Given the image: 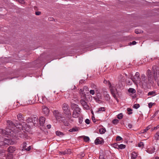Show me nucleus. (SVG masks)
<instances>
[{
    "instance_id": "1",
    "label": "nucleus",
    "mask_w": 159,
    "mask_h": 159,
    "mask_svg": "<svg viewBox=\"0 0 159 159\" xmlns=\"http://www.w3.org/2000/svg\"><path fill=\"white\" fill-rule=\"evenodd\" d=\"M23 126L20 123H16L15 124V128L14 129V131H11V130L5 131L2 129H0V133L5 136L8 137V136H10L12 137H18L24 138V135L23 134L22 130H23Z\"/></svg>"
},
{
    "instance_id": "2",
    "label": "nucleus",
    "mask_w": 159,
    "mask_h": 159,
    "mask_svg": "<svg viewBox=\"0 0 159 159\" xmlns=\"http://www.w3.org/2000/svg\"><path fill=\"white\" fill-rule=\"evenodd\" d=\"M146 75L147 77V78L146 76L144 74L142 75L140 79L142 85H147L148 84H152L153 83V75L152 71L149 69L147 70Z\"/></svg>"
},
{
    "instance_id": "3",
    "label": "nucleus",
    "mask_w": 159,
    "mask_h": 159,
    "mask_svg": "<svg viewBox=\"0 0 159 159\" xmlns=\"http://www.w3.org/2000/svg\"><path fill=\"white\" fill-rule=\"evenodd\" d=\"M71 107L73 110L72 116L74 118H77L80 116V113L81 109L79 107L78 105L75 103H72L71 105Z\"/></svg>"
},
{
    "instance_id": "4",
    "label": "nucleus",
    "mask_w": 159,
    "mask_h": 159,
    "mask_svg": "<svg viewBox=\"0 0 159 159\" xmlns=\"http://www.w3.org/2000/svg\"><path fill=\"white\" fill-rule=\"evenodd\" d=\"M62 108L64 113L66 115L67 117H70L71 116V114L68 104L64 103L62 105Z\"/></svg>"
},
{
    "instance_id": "5",
    "label": "nucleus",
    "mask_w": 159,
    "mask_h": 159,
    "mask_svg": "<svg viewBox=\"0 0 159 159\" xmlns=\"http://www.w3.org/2000/svg\"><path fill=\"white\" fill-rule=\"evenodd\" d=\"M16 120H15L14 121V122H12L11 120H8L7 121V125L8 127V129H6V130H5V131L8 130L9 129H10L11 131H14V129L12 130V129L14 128H15V123L16 122Z\"/></svg>"
},
{
    "instance_id": "6",
    "label": "nucleus",
    "mask_w": 159,
    "mask_h": 159,
    "mask_svg": "<svg viewBox=\"0 0 159 159\" xmlns=\"http://www.w3.org/2000/svg\"><path fill=\"white\" fill-rule=\"evenodd\" d=\"M53 113L57 120L59 121H62L64 117L61 116V114L58 110H55L53 111Z\"/></svg>"
},
{
    "instance_id": "7",
    "label": "nucleus",
    "mask_w": 159,
    "mask_h": 159,
    "mask_svg": "<svg viewBox=\"0 0 159 159\" xmlns=\"http://www.w3.org/2000/svg\"><path fill=\"white\" fill-rule=\"evenodd\" d=\"M80 102L84 109L86 110L89 109V107L88 105L87 102L84 99H81L80 100Z\"/></svg>"
},
{
    "instance_id": "8",
    "label": "nucleus",
    "mask_w": 159,
    "mask_h": 159,
    "mask_svg": "<svg viewBox=\"0 0 159 159\" xmlns=\"http://www.w3.org/2000/svg\"><path fill=\"white\" fill-rule=\"evenodd\" d=\"M152 72L153 74L154 80H156L158 78L157 76L158 75H159L158 74L156 71V66H153L152 67Z\"/></svg>"
},
{
    "instance_id": "9",
    "label": "nucleus",
    "mask_w": 159,
    "mask_h": 159,
    "mask_svg": "<svg viewBox=\"0 0 159 159\" xmlns=\"http://www.w3.org/2000/svg\"><path fill=\"white\" fill-rule=\"evenodd\" d=\"M104 143L103 139L101 138H97L95 141V143L96 145L102 144Z\"/></svg>"
},
{
    "instance_id": "10",
    "label": "nucleus",
    "mask_w": 159,
    "mask_h": 159,
    "mask_svg": "<svg viewBox=\"0 0 159 159\" xmlns=\"http://www.w3.org/2000/svg\"><path fill=\"white\" fill-rule=\"evenodd\" d=\"M139 73L138 72H136L134 77V78H132L131 80L134 83H136V81L138 80L139 79Z\"/></svg>"
},
{
    "instance_id": "11",
    "label": "nucleus",
    "mask_w": 159,
    "mask_h": 159,
    "mask_svg": "<svg viewBox=\"0 0 159 159\" xmlns=\"http://www.w3.org/2000/svg\"><path fill=\"white\" fill-rule=\"evenodd\" d=\"M43 111L44 114L47 116L49 112V110L48 108L45 106H43L42 107Z\"/></svg>"
},
{
    "instance_id": "12",
    "label": "nucleus",
    "mask_w": 159,
    "mask_h": 159,
    "mask_svg": "<svg viewBox=\"0 0 159 159\" xmlns=\"http://www.w3.org/2000/svg\"><path fill=\"white\" fill-rule=\"evenodd\" d=\"M100 94H98L97 95L93 98L94 100H95V101L98 103H100L101 102L100 99H101V97L100 96Z\"/></svg>"
},
{
    "instance_id": "13",
    "label": "nucleus",
    "mask_w": 159,
    "mask_h": 159,
    "mask_svg": "<svg viewBox=\"0 0 159 159\" xmlns=\"http://www.w3.org/2000/svg\"><path fill=\"white\" fill-rule=\"evenodd\" d=\"M4 143L5 146L6 145H9L13 144V143L11 140L9 139H5L4 140Z\"/></svg>"
},
{
    "instance_id": "14",
    "label": "nucleus",
    "mask_w": 159,
    "mask_h": 159,
    "mask_svg": "<svg viewBox=\"0 0 159 159\" xmlns=\"http://www.w3.org/2000/svg\"><path fill=\"white\" fill-rule=\"evenodd\" d=\"M45 118L43 116H41L39 118V122L41 125H43L45 123Z\"/></svg>"
},
{
    "instance_id": "15",
    "label": "nucleus",
    "mask_w": 159,
    "mask_h": 159,
    "mask_svg": "<svg viewBox=\"0 0 159 159\" xmlns=\"http://www.w3.org/2000/svg\"><path fill=\"white\" fill-rule=\"evenodd\" d=\"M8 152L10 153H12L15 150V148L13 146H10L8 148Z\"/></svg>"
},
{
    "instance_id": "16",
    "label": "nucleus",
    "mask_w": 159,
    "mask_h": 159,
    "mask_svg": "<svg viewBox=\"0 0 159 159\" xmlns=\"http://www.w3.org/2000/svg\"><path fill=\"white\" fill-rule=\"evenodd\" d=\"M17 117L18 120L21 122L23 118V115L21 113H19L17 115Z\"/></svg>"
},
{
    "instance_id": "17",
    "label": "nucleus",
    "mask_w": 159,
    "mask_h": 159,
    "mask_svg": "<svg viewBox=\"0 0 159 159\" xmlns=\"http://www.w3.org/2000/svg\"><path fill=\"white\" fill-rule=\"evenodd\" d=\"M157 94L156 93V92L155 91H150L149 92L147 95L148 96H155Z\"/></svg>"
},
{
    "instance_id": "18",
    "label": "nucleus",
    "mask_w": 159,
    "mask_h": 159,
    "mask_svg": "<svg viewBox=\"0 0 159 159\" xmlns=\"http://www.w3.org/2000/svg\"><path fill=\"white\" fill-rule=\"evenodd\" d=\"M33 123L34 124H37L38 123V119L37 117H34L33 118Z\"/></svg>"
},
{
    "instance_id": "19",
    "label": "nucleus",
    "mask_w": 159,
    "mask_h": 159,
    "mask_svg": "<svg viewBox=\"0 0 159 159\" xmlns=\"http://www.w3.org/2000/svg\"><path fill=\"white\" fill-rule=\"evenodd\" d=\"M103 83L105 84H108V85L110 88H112V86L109 81L105 80L103 81Z\"/></svg>"
},
{
    "instance_id": "20",
    "label": "nucleus",
    "mask_w": 159,
    "mask_h": 159,
    "mask_svg": "<svg viewBox=\"0 0 159 159\" xmlns=\"http://www.w3.org/2000/svg\"><path fill=\"white\" fill-rule=\"evenodd\" d=\"M62 120L61 121L63 122V124L64 125L66 126H68L69 125V124L68 122L66 121L65 120V118H63V120H62V119H61Z\"/></svg>"
},
{
    "instance_id": "21",
    "label": "nucleus",
    "mask_w": 159,
    "mask_h": 159,
    "mask_svg": "<svg viewBox=\"0 0 159 159\" xmlns=\"http://www.w3.org/2000/svg\"><path fill=\"white\" fill-rule=\"evenodd\" d=\"M137 156V153L135 152H133L131 154V157L132 159H135Z\"/></svg>"
},
{
    "instance_id": "22",
    "label": "nucleus",
    "mask_w": 159,
    "mask_h": 159,
    "mask_svg": "<svg viewBox=\"0 0 159 159\" xmlns=\"http://www.w3.org/2000/svg\"><path fill=\"white\" fill-rule=\"evenodd\" d=\"M56 134L58 136L62 137L64 135V134L60 131H57L56 132Z\"/></svg>"
},
{
    "instance_id": "23",
    "label": "nucleus",
    "mask_w": 159,
    "mask_h": 159,
    "mask_svg": "<svg viewBox=\"0 0 159 159\" xmlns=\"http://www.w3.org/2000/svg\"><path fill=\"white\" fill-rule=\"evenodd\" d=\"M71 151L70 149H68L67 151H66L65 152H61V154L65 155V154H70L71 153Z\"/></svg>"
},
{
    "instance_id": "24",
    "label": "nucleus",
    "mask_w": 159,
    "mask_h": 159,
    "mask_svg": "<svg viewBox=\"0 0 159 159\" xmlns=\"http://www.w3.org/2000/svg\"><path fill=\"white\" fill-rule=\"evenodd\" d=\"M128 92L129 93H131L133 94L135 93L136 90L133 88H130L128 89Z\"/></svg>"
},
{
    "instance_id": "25",
    "label": "nucleus",
    "mask_w": 159,
    "mask_h": 159,
    "mask_svg": "<svg viewBox=\"0 0 159 159\" xmlns=\"http://www.w3.org/2000/svg\"><path fill=\"white\" fill-rule=\"evenodd\" d=\"M78 130V129L77 127L73 128L70 129L69 131L70 132H73L77 131Z\"/></svg>"
},
{
    "instance_id": "26",
    "label": "nucleus",
    "mask_w": 159,
    "mask_h": 159,
    "mask_svg": "<svg viewBox=\"0 0 159 159\" xmlns=\"http://www.w3.org/2000/svg\"><path fill=\"white\" fill-rule=\"evenodd\" d=\"M106 131V130L105 129L101 128L99 130V132L100 134H104Z\"/></svg>"
},
{
    "instance_id": "27",
    "label": "nucleus",
    "mask_w": 159,
    "mask_h": 159,
    "mask_svg": "<svg viewBox=\"0 0 159 159\" xmlns=\"http://www.w3.org/2000/svg\"><path fill=\"white\" fill-rule=\"evenodd\" d=\"M124 78V76L122 75H120L119 76L118 78V80L119 81V82H121L123 80V78Z\"/></svg>"
},
{
    "instance_id": "28",
    "label": "nucleus",
    "mask_w": 159,
    "mask_h": 159,
    "mask_svg": "<svg viewBox=\"0 0 159 159\" xmlns=\"http://www.w3.org/2000/svg\"><path fill=\"white\" fill-rule=\"evenodd\" d=\"M105 107H101L99 108L98 110V112H103L105 111Z\"/></svg>"
},
{
    "instance_id": "29",
    "label": "nucleus",
    "mask_w": 159,
    "mask_h": 159,
    "mask_svg": "<svg viewBox=\"0 0 159 159\" xmlns=\"http://www.w3.org/2000/svg\"><path fill=\"white\" fill-rule=\"evenodd\" d=\"M125 148V145L123 144H120L119 145L118 149H122Z\"/></svg>"
},
{
    "instance_id": "30",
    "label": "nucleus",
    "mask_w": 159,
    "mask_h": 159,
    "mask_svg": "<svg viewBox=\"0 0 159 159\" xmlns=\"http://www.w3.org/2000/svg\"><path fill=\"white\" fill-rule=\"evenodd\" d=\"M159 132H157L155 135L154 139L157 141L159 139Z\"/></svg>"
},
{
    "instance_id": "31",
    "label": "nucleus",
    "mask_w": 159,
    "mask_h": 159,
    "mask_svg": "<svg viewBox=\"0 0 159 159\" xmlns=\"http://www.w3.org/2000/svg\"><path fill=\"white\" fill-rule=\"evenodd\" d=\"M85 156V154L83 152H81L78 155V157L80 158H82Z\"/></svg>"
},
{
    "instance_id": "32",
    "label": "nucleus",
    "mask_w": 159,
    "mask_h": 159,
    "mask_svg": "<svg viewBox=\"0 0 159 159\" xmlns=\"http://www.w3.org/2000/svg\"><path fill=\"white\" fill-rule=\"evenodd\" d=\"M33 118H31L30 117L28 118L27 119L26 121L27 122H33Z\"/></svg>"
},
{
    "instance_id": "33",
    "label": "nucleus",
    "mask_w": 159,
    "mask_h": 159,
    "mask_svg": "<svg viewBox=\"0 0 159 159\" xmlns=\"http://www.w3.org/2000/svg\"><path fill=\"white\" fill-rule=\"evenodd\" d=\"M119 120L117 119H115L113 120L112 121V123L114 124H116L119 122Z\"/></svg>"
},
{
    "instance_id": "34",
    "label": "nucleus",
    "mask_w": 159,
    "mask_h": 159,
    "mask_svg": "<svg viewBox=\"0 0 159 159\" xmlns=\"http://www.w3.org/2000/svg\"><path fill=\"white\" fill-rule=\"evenodd\" d=\"M123 116L122 113H120L117 115V118L119 119H120L122 118Z\"/></svg>"
},
{
    "instance_id": "35",
    "label": "nucleus",
    "mask_w": 159,
    "mask_h": 159,
    "mask_svg": "<svg viewBox=\"0 0 159 159\" xmlns=\"http://www.w3.org/2000/svg\"><path fill=\"white\" fill-rule=\"evenodd\" d=\"M140 107V105L139 104H134L133 106V107L135 109H138V108H139V107Z\"/></svg>"
},
{
    "instance_id": "36",
    "label": "nucleus",
    "mask_w": 159,
    "mask_h": 159,
    "mask_svg": "<svg viewBox=\"0 0 159 159\" xmlns=\"http://www.w3.org/2000/svg\"><path fill=\"white\" fill-rule=\"evenodd\" d=\"M27 144L25 142H24L23 143V145L22 147V150H25L26 148Z\"/></svg>"
},
{
    "instance_id": "37",
    "label": "nucleus",
    "mask_w": 159,
    "mask_h": 159,
    "mask_svg": "<svg viewBox=\"0 0 159 159\" xmlns=\"http://www.w3.org/2000/svg\"><path fill=\"white\" fill-rule=\"evenodd\" d=\"M84 139L85 142H87L89 141V138L88 136H84Z\"/></svg>"
},
{
    "instance_id": "38",
    "label": "nucleus",
    "mask_w": 159,
    "mask_h": 159,
    "mask_svg": "<svg viewBox=\"0 0 159 159\" xmlns=\"http://www.w3.org/2000/svg\"><path fill=\"white\" fill-rule=\"evenodd\" d=\"M81 97L82 98L84 99H85L86 98V95L85 93H81Z\"/></svg>"
},
{
    "instance_id": "39",
    "label": "nucleus",
    "mask_w": 159,
    "mask_h": 159,
    "mask_svg": "<svg viewBox=\"0 0 159 159\" xmlns=\"http://www.w3.org/2000/svg\"><path fill=\"white\" fill-rule=\"evenodd\" d=\"M150 128V126H148L147 127L144 129L143 130L144 131L143 133H144V132H147L148 130Z\"/></svg>"
},
{
    "instance_id": "40",
    "label": "nucleus",
    "mask_w": 159,
    "mask_h": 159,
    "mask_svg": "<svg viewBox=\"0 0 159 159\" xmlns=\"http://www.w3.org/2000/svg\"><path fill=\"white\" fill-rule=\"evenodd\" d=\"M127 110L129 112V114L130 115L132 113V112H131L132 111V110L131 108H128L127 109Z\"/></svg>"
},
{
    "instance_id": "41",
    "label": "nucleus",
    "mask_w": 159,
    "mask_h": 159,
    "mask_svg": "<svg viewBox=\"0 0 159 159\" xmlns=\"http://www.w3.org/2000/svg\"><path fill=\"white\" fill-rule=\"evenodd\" d=\"M143 146H144L143 144V142H140L138 144V146L139 147H143Z\"/></svg>"
},
{
    "instance_id": "42",
    "label": "nucleus",
    "mask_w": 159,
    "mask_h": 159,
    "mask_svg": "<svg viewBox=\"0 0 159 159\" xmlns=\"http://www.w3.org/2000/svg\"><path fill=\"white\" fill-rule=\"evenodd\" d=\"M12 159V155L9 154V155H8L6 157V159Z\"/></svg>"
},
{
    "instance_id": "43",
    "label": "nucleus",
    "mask_w": 159,
    "mask_h": 159,
    "mask_svg": "<svg viewBox=\"0 0 159 159\" xmlns=\"http://www.w3.org/2000/svg\"><path fill=\"white\" fill-rule=\"evenodd\" d=\"M112 94L114 98L117 100V102H118V99L117 98L116 95L114 93H112Z\"/></svg>"
},
{
    "instance_id": "44",
    "label": "nucleus",
    "mask_w": 159,
    "mask_h": 159,
    "mask_svg": "<svg viewBox=\"0 0 159 159\" xmlns=\"http://www.w3.org/2000/svg\"><path fill=\"white\" fill-rule=\"evenodd\" d=\"M35 103V101L34 100L32 101L31 100H29L28 101V103L30 104H32L34 103Z\"/></svg>"
},
{
    "instance_id": "45",
    "label": "nucleus",
    "mask_w": 159,
    "mask_h": 159,
    "mask_svg": "<svg viewBox=\"0 0 159 159\" xmlns=\"http://www.w3.org/2000/svg\"><path fill=\"white\" fill-rule=\"evenodd\" d=\"M16 1H17L19 3L22 4H24L25 3V2L24 0H16Z\"/></svg>"
},
{
    "instance_id": "46",
    "label": "nucleus",
    "mask_w": 159,
    "mask_h": 159,
    "mask_svg": "<svg viewBox=\"0 0 159 159\" xmlns=\"http://www.w3.org/2000/svg\"><path fill=\"white\" fill-rule=\"evenodd\" d=\"M122 139V138L119 136H118L116 137V140L117 141H119Z\"/></svg>"
},
{
    "instance_id": "47",
    "label": "nucleus",
    "mask_w": 159,
    "mask_h": 159,
    "mask_svg": "<svg viewBox=\"0 0 159 159\" xmlns=\"http://www.w3.org/2000/svg\"><path fill=\"white\" fill-rule=\"evenodd\" d=\"M83 121V118L82 117H79V122L81 124Z\"/></svg>"
},
{
    "instance_id": "48",
    "label": "nucleus",
    "mask_w": 159,
    "mask_h": 159,
    "mask_svg": "<svg viewBox=\"0 0 159 159\" xmlns=\"http://www.w3.org/2000/svg\"><path fill=\"white\" fill-rule=\"evenodd\" d=\"M153 104H155L154 103H152V102H150L148 103V107L149 108H151L152 107Z\"/></svg>"
},
{
    "instance_id": "49",
    "label": "nucleus",
    "mask_w": 159,
    "mask_h": 159,
    "mask_svg": "<svg viewBox=\"0 0 159 159\" xmlns=\"http://www.w3.org/2000/svg\"><path fill=\"white\" fill-rule=\"evenodd\" d=\"M85 122L87 124H89L90 123V120L88 119H87L85 120Z\"/></svg>"
},
{
    "instance_id": "50",
    "label": "nucleus",
    "mask_w": 159,
    "mask_h": 159,
    "mask_svg": "<svg viewBox=\"0 0 159 159\" xmlns=\"http://www.w3.org/2000/svg\"><path fill=\"white\" fill-rule=\"evenodd\" d=\"M158 78L156 80H155L156 82H157V84L158 86H159V75H158Z\"/></svg>"
},
{
    "instance_id": "51",
    "label": "nucleus",
    "mask_w": 159,
    "mask_h": 159,
    "mask_svg": "<svg viewBox=\"0 0 159 159\" xmlns=\"http://www.w3.org/2000/svg\"><path fill=\"white\" fill-rule=\"evenodd\" d=\"M90 93L91 94L93 95L95 94V92L93 90H91L90 91Z\"/></svg>"
},
{
    "instance_id": "52",
    "label": "nucleus",
    "mask_w": 159,
    "mask_h": 159,
    "mask_svg": "<svg viewBox=\"0 0 159 159\" xmlns=\"http://www.w3.org/2000/svg\"><path fill=\"white\" fill-rule=\"evenodd\" d=\"M41 12L39 11H36L35 12V14L36 15H38V16L40 15H41Z\"/></svg>"
},
{
    "instance_id": "53",
    "label": "nucleus",
    "mask_w": 159,
    "mask_h": 159,
    "mask_svg": "<svg viewBox=\"0 0 159 159\" xmlns=\"http://www.w3.org/2000/svg\"><path fill=\"white\" fill-rule=\"evenodd\" d=\"M88 87L86 86H85L84 87L83 89V91H84V90H88Z\"/></svg>"
},
{
    "instance_id": "54",
    "label": "nucleus",
    "mask_w": 159,
    "mask_h": 159,
    "mask_svg": "<svg viewBox=\"0 0 159 159\" xmlns=\"http://www.w3.org/2000/svg\"><path fill=\"white\" fill-rule=\"evenodd\" d=\"M119 145H118L116 143H115V144H114L113 147L116 148H118Z\"/></svg>"
},
{
    "instance_id": "55",
    "label": "nucleus",
    "mask_w": 159,
    "mask_h": 159,
    "mask_svg": "<svg viewBox=\"0 0 159 159\" xmlns=\"http://www.w3.org/2000/svg\"><path fill=\"white\" fill-rule=\"evenodd\" d=\"M31 149V147L30 146H29L27 148H26L25 150H26L27 151H30Z\"/></svg>"
},
{
    "instance_id": "56",
    "label": "nucleus",
    "mask_w": 159,
    "mask_h": 159,
    "mask_svg": "<svg viewBox=\"0 0 159 159\" xmlns=\"http://www.w3.org/2000/svg\"><path fill=\"white\" fill-rule=\"evenodd\" d=\"M2 145L5 146L4 141H0V147L2 146Z\"/></svg>"
},
{
    "instance_id": "57",
    "label": "nucleus",
    "mask_w": 159,
    "mask_h": 159,
    "mask_svg": "<svg viewBox=\"0 0 159 159\" xmlns=\"http://www.w3.org/2000/svg\"><path fill=\"white\" fill-rule=\"evenodd\" d=\"M128 127L129 128L131 129L132 127V125L131 124L129 123L128 125Z\"/></svg>"
},
{
    "instance_id": "58",
    "label": "nucleus",
    "mask_w": 159,
    "mask_h": 159,
    "mask_svg": "<svg viewBox=\"0 0 159 159\" xmlns=\"http://www.w3.org/2000/svg\"><path fill=\"white\" fill-rule=\"evenodd\" d=\"M159 110H157V111H156L155 112V113H154V115L155 116H156V115H157L158 114V113H159Z\"/></svg>"
},
{
    "instance_id": "59",
    "label": "nucleus",
    "mask_w": 159,
    "mask_h": 159,
    "mask_svg": "<svg viewBox=\"0 0 159 159\" xmlns=\"http://www.w3.org/2000/svg\"><path fill=\"white\" fill-rule=\"evenodd\" d=\"M51 125H47V128L48 129H50V128H51Z\"/></svg>"
},
{
    "instance_id": "60",
    "label": "nucleus",
    "mask_w": 159,
    "mask_h": 159,
    "mask_svg": "<svg viewBox=\"0 0 159 159\" xmlns=\"http://www.w3.org/2000/svg\"><path fill=\"white\" fill-rule=\"evenodd\" d=\"M132 45H135L136 43V42L135 41H133L131 43H130Z\"/></svg>"
},
{
    "instance_id": "61",
    "label": "nucleus",
    "mask_w": 159,
    "mask_h": 159,
    "mask_svg": "<svg viewBox=\"0 0 159 159\" xmlns=\"http://www.w3.org/2000/svg\"><path fill=\"white\" fill-rule=\"evenodd\" d=\"M99 159H106L104 158L102 156H100L99 157Z\"/></svg>"
},
{
    "instance_id": "62",
    "label": "nucleus",
    "mask_w": 159,
    "mask_h": 159,
    "mask_svg": "<svg viewBox=\"0 0 159 159\" xmlns=\"http://www.w3.org/2000/svg\"><path fill=\"white\" fill-rule=\"evenodd\" d=\"M135 32L137 34H139V32L137 30H136L135 31Z\"/></svg>"
},
{
    "instance_id": "63",
    "label": "nucleus",
    "mask_w": 159,
    "mask_h": 159,
    "mask_svg": "<svg viewBox=\"0 0 159 159\" xmlns=\"http://www.w3.org/2000/svg\"><path fill=\"white\" fill-rule=\"evenodd\" d=\"M158 128H159V125H158L156 127H155L154 129H158Z\"/></svg>"
},
{
    "instance_id": "64",
    "label": "nucleus",
    "mask_w": 159,
    "mask_h": 159,
    "mask_svg": "<svg viewBox=\"0 0 159 159\" xmlns=\"http://www.w3.org/2000/svg\"><path fill=\"white\" fill-rule=\"evenodd\" d=\"M156 116L154 114L151 118V119L153 118Z\"/></svg>"
}]
</instances>
